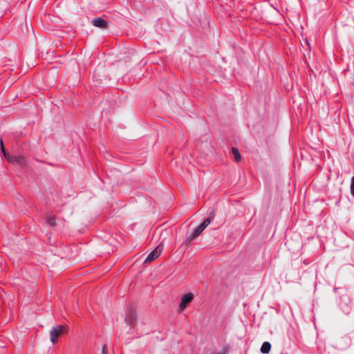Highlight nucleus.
<instances>
[{
  "instance_id": "1",
  "label": "nucleus",
  "mask_w": 354,
  "mask_h": 354,
  "mask_svg": "<svg viewBox=\"0 0 354 354\" xmlns=\"http://www.w3.org/2000/svg\"><path fill=\"white\" fill-rule=\"evenodd\" d=\"M7 160L16 165H19L21 167H24L27 165V159L24 156H6Z\"/></svg>"
},
{
  "instance_id": "2",
  "label": "nucleus",
  "mask_w": 354,
  "mask_h": 354,
  "mask_svg": "<svg viewBox=\"0 0 354 354\" xmlns=\"http://www.w3.org/2000/svg\"><path fill=\"white\" fill-rule=\"evenodd\" d=\"M209 223H201L198 226L194 229L192 234L187 236L186 241L189 242L198 237L201 232L207 227Z\"/></svg>"
},
{
  "instance_id": "3",
  "label": "nucleus",
  "mask_w": 354,
  "mask_h": 354,
  "mask_svg": "<svg viewBox=\"0 0 354 354\" xmlns=\"http://www.w3.org/2000/svg\"><path fill=\"white\" fill-rule=\"evenodd\" d=\"M64 327L61 325L57 326L50 331V342L55 344L57 339L63 333Z\"/></svg>"
},
{
  "instance_id": "4",
  "label": "nucleus",
  "mask_w": 354,
  "mask_h": 354,
  "mask_svg": "<svg viewBox=\"0 0 354 354\" xmlns=\"http://www.w3.org/2000/svg\"><path fill=\"white\" fill-rule=\"evenodd\" d=\"M162 250V248L160 245H158L156 248H155L145 259V263H150L157 259L160 254H161Z\"/></svg>"
},
{
  "instance_id": "5",
  "label": "nucleus",
  "mask_w": 354,
  "mask_h": 354,
  "mask_svg": "<svg viewBox=\"0 0 354 354\" xmlns=\"http://www.w3.org/2000/svg\"><path fill=\"white\" fill-rule=\"evenodd\" d=\"M136 312L133 308H129L126 313L125 322L129 326H132L136 322Z\"/></svg>"
},
{
  "instance_id": "6",
  "label": "nucleus",
  "mask_w": 354,
  "mask_h": 354,
  "mask_svg": "<svg viewBox=\"0 0 354 354\" xmlns=\"http://www.w3.org/2000/svg\"><path fill=\"white\" fill-rule=\"evenodd\" d=\"M91 23L93 26L100 28L102 29H106L109 26V21L101 17L93 19Z\"/></svg>"
},
{
  "instance_id": "7",
  "label": "nucleus",
  "mask_w": 354,
  "mask_h": 354,
  "mask_svg": "<svg viewBox=\"0 0 354 354\" xmlns=\"http://www.w3.org/2000/svg\"><path fill=\"white\" fill-rule=\"evenodd\" d=\"M193 295L192 293H187L184 295L181 299L179 308L181 310L185 308L187 305L192 300Z\"/></svg>"
},
{
  "instance_id": "8",
  "label": "nucleus",
  "mask_w": 354,
  "mask_h": 354,
  "mask_svg": "<svg viewBox=\"0 0 354 354\" xmlns=\"http://www.w3.org/2000/svg\"><path fill=\"white\" fill-rule=\"evenodd\" d=\"M271 345L268 342H265L263 343L261 347V351L263 353H268L270 351Z\"/></svg>"
},
{
  "instance_id": "9",
  "label": "nucleus",
  "mask_w": 354,
  "mask_h": 354,
  "mask_svg": "<svg viewBox=\"0 0 354 354\" xmlns=\"http://www.w3.org/2000/svg\"><path fill=\"white\" fill-rule=\"evenodd\" d=\"M232 154H233V156L234 157L235 160L236 162H239L241 160V156L238 149H236L235 147H233L232 149Z\"/></svg>"
},
{
  "instance_id": "10",
  "label": "nucleus",
  "mask_w": 354,
  "mask_h": 354,
  "mask_svg": "<svg viewBox=\"0 0 354 354\" xmlns=\"http://www.w3.org/2000/svg\"><path fill=\"white\" fill-rule=\"evenodd\" d=\"M0 145H1V151L2 153H3L5 158H6V156L9 155L8 153H7V152L6 151V149L4 148V145H3V140H1L0 141Z\"/></svg>"
},
{
  "instance_id": "11",
  "label": "nucleus",
  "mask_w": 354,
  "mask_h": 354,
  "mask_svg": "<svg viewBox=\"0 0 354 354\" xmlns=\"http://www.w3.org/2000/svg\"><path fill=\"white\" fill-rule=\"evenodd\" d=\"M351 192L352 196L354 197V176L351 178Z\"/></svg>"
},
{
  "instance_id": "12",
  "label": "nucleus",
  "mask_w": 354,
  "mask_h": 354,
  "mask_svg": "<svg viewBox=\"0 0 354 354\" xmlns=\"http://www.w3.org/2000/svg\"><path fill=\"white\" fill-rule=\"evenodd\" d=\"M214 218V212L213 211L210 213L209 217L204 219L203 221H211Z\"/></svg>"
},
{
  "instance_id": "13",
  "label": "nucleus",
  "mask_w": 354,
  "mask_h": 354,
  "mask_svg": "<svg viewBox=\"0 0 354 354\" xmlns=\"http://www.w3.org/2000/svg\"><path fill=\"white\" fill-rule=\"evenodd\" d=\"M102 354H108L106 345H104V346L102 348Z\"/></svg>"
}]
</instances>
